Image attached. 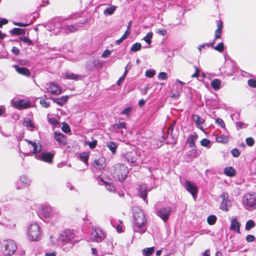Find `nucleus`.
<instances>
[{
  "instance_id": "63",
  "label": "nucleus",
  "mask_w": 256,
  "mask_h": 256,
  "mask_svg": "<svg viewBox=\"0 0 256 256\" xmlns=\"http://www.w3.org/2000/svg\"><path fill=\"white\" fill-rule=\"evenodd\" d=\"M156 33L160 35L164 36L166 34L167 31L166 30H158Z\"/></svg>"
},
{
  "instance_id": "55",
  "label": "nucleus",
  "mask_w": 256,
  "mask_h": 256,
  "mask_svg": "<svg viewBox=\"0 0 256 256\" xmlns=\"http://www.w3.org/2000/svg\"><path fill=\"white\" fill-rule=\"evenodd\" d=\"M210 144V140L206 138H203L200 141V144L204 146H208Z\"/></svg>"
},
{
  "instance_id": "47",
  "label": "nucleus",
  "mask_w": 256,
  "mask_h": 256,
  "mask_svg": "<svg viewBox=\"0 0 256 256\" xmlns=\"http://www.w3.org/2000/svg\"><path fill=\"white\" fill-rule=\"evenodd\" d=\"M40 104L44 108H48L50 106V102L45 98H42L40 100Z\"/></svg>"
},
{
  "instance_id": "2",
  "label": "nucleus",
  "mask_w": 256,
  "mask_h": 256,
  "mask_svg": "<svg viewBox=\"0 0 256 256\" xmlns=\"http://www.w3.org/2000/svg\"><path fill=\"white\" fill-rule=\"evenodd\" d=\"M134 226L136 227L139 230H138V232L143 234L146 231V228H143L146 224V218L144 214L142 212H136L134 214Z\"/></svg>"
},
{
  "instance_id": "60",
  "label": "nucleus",
  "mask_w": 256,
  "mask_h": 256,
  "mask_svg": "<svg viewBox=\"0 0 256 256\" xmlns=\"http://www.w3.org/2000/svg\"><path fill=\"white\" fill-rule=\"evenodd\" d=\"M11 52L16 56H18L20 54V50L16 46H13Z\"/></svg>"
},
{
  "instance_id": "22",
  "label": "nucleus",
  "mask_w": 256,
  "mask_h": 256,
  "mask_svg": "<svg viewBox=\"0 0 256 256\" xmlns=\"http://www.w3.org/2000/svg\"><path fill=\"white\" fill-rule=\"evenodd\" d=\"M64 78L74 80H81L84 77L83 76L76 74L73 72H66L64 74Z\"/></svg>"
},
{
  "instance_id": "25",
  "label": "nucleus",
  "mask_w": 256,
  "mask_h": 256,
  "mask_svg": "<svg viewBox=\"0 0 256 256\" xmlns=\"http://www.w3.org/2000/svg\"><path fill=\"white\" fill-rule=\"evenodd\" d=\"M224 173L228 176H234L236 174V171L233 167L228 166L224 168Z\"/></svg>"
},
{
  "instance_id": "1",
  "label": "nucleus",
  "mask_w": 256,
  "mask_h": 256,
  "mask_svg": "<svg viewBox=\"0 0 256 256\" xmlns=\"http://www.w3.org/2000/svg\"><path fill=\"white\" fill-rule=\"evenodd\" d=\"M111 173L114 178H117L120 180H124L126 178L128 170L125 164H116L112 166Z\"/></svg>"
},
{
  "instance_id": "51",
  "label": "nucleus",
  "mask_w": 256,
  "mask_h": 256,
  "mask_svg": "<svg viewBox=\"0 0 256 256\" xmlns=\"http://www.w3.org/2000/svg\"><path fill=\"white\" fill-rule=\"evenodd\" d=\"M246 142L247 145L250 146H252L254 144V140L251 137L246 138Z\"/></svg>"
},
{
  "instance_id": "38",
  "label": "nucleus",
  "mask_w": 256,
  "mask_h": 256,
  "mask_svg": "<svg viewBox=\"0 0 256 256\" xmlns=\"http://www.w3.org/2000/svg\"><path fill=\"white\" fill-rule=\"evenodd\" d=\"M153 33L152 32H148L146 35L144 37L143 40L148 44L152 43V38Z\"/></svg>"
},
{
  "instance_id": "40",
  "label": "nucleus",
  "mask_w": 256,
  "mask_h": 256,
  "mask_svg": "<svg viewBox=\"0 0 256 256\" xmlns=\"http://www.w3.org/2000/svg\"><path fill=\"white\" fill-rule=\"evenodd\" d=\"M116 10V6H112L109 8H107L104 10V14H108L109 15H110L112 14L114 10Z\"/></svg>"
},
{
  "instance_id": "44",
  "label": "nucleus",
  "mask_w": 256,
  "mask_h": 256,
  "mask_svg": "<svg viewBox=\"0 0 256 256\" xmlns=\"http://www.w3.org/2000/svg\"><path fill=\"white\" fill-rule=\"evenodd\" d=\"M20 40L22 41L24 43L26 44L28 46H30L32 44V42L26 36H22L20 38Z\"/></svg>"
},
{
  "instance_id": "21",
  "label": "nucleus",
  "mask_w": 256,
  "mask_h": 256,
  "mask_svg": "<svg viewBox=\"0 0 256 256\" xmlns=\"http://www.w3.org/2000/svg\"><path fill=\"white\" fill-rule=\"evenodd\" d=\"M124 156L128 162L134 163L136 162L137 160L138 154L136 152L130 151L127 152L124 154Z\"/></svg>"
},
{
  "instance_id": "3",
  "label": "nucleus",
  "mask_w": 256,
  "mask_h": 256,
  "mask_svg": "<svg viewBox=\"0 0 256 256\" xmlns=\"http://www.w3.org/2000/svg\"><path fill=\"white\" fill-rule=\"evenodd\" d=\"M40 226L36 222L32 224L28 230V238L31 241H37L40 238Z\"/></svg>"
},
{
  "instance_id": "28",
  "label": "nucleus",
  "mask_w": 256,
  "mask_h": 256,
  "mask_svg": "<svg viewBox=\"0 0 256 256\" xmlns=\"http://www.w3.org/2000/svg\"><path fill=\"white\" fill-rule=\"evenodd\" d=\"M122 119L119 120L118 122L113 124L112 127L115 130H120V129H126V123L124 122H120V120Z\"/></svg>"
},
{
  "instance_id": "13",
  "label": "nucleus",
  "mask_w": 256,
  "mask_h": 256,
  "mask_svg": "<svg viewBox=\"0 0 256 256\" xmlns=\"http://www.w3.org/2000/svg\"><path fill=\"white\" fill-rule=\"evenodd\" d=\"M172 212V208L170 207L162 208L158 212V215L164 221L166 222Z\"/></svg>"
},
{
  "instance_id": "26",
  "label": "nucleus",
  "mask_w": 256,
  "mask_h": 256,
  "mask_svg": "<svg viewBox=\"0 0 256 256\" xmlns=\"http://www.w3.org/2000/svg\"><path fill=\"white\" fill-rule=\"evenodd\" d=\"M68 100V96H62L59 98H54L52 100L54 102L56 103L58 105L62 106Z\"/></svg>"
},
{
  "instance_id": "61",
  "label": "nucleus",
  "mask_w": 256,
  "mask_h": 256,
  "mask_svg": "<svg viewBox=\"0 0 256 256\" xmlns=\"http://www.w3.org/2000/svg\"><path fill=\"white\" fill-rule=\"evenodd\" d=\"M110 50H105L102 54V56L103 58L108 57L110 54Z\"/></svg>"
},
{
  "instance_id": "16",
  "label": "nucleus",
  "mask_w": 256,
  "mask_h": 256,
  "mask_svg": "<svg viewBox=\"0 0 256 256\" xmlns=\"http://www.w3.org/2000/svg\"><path fill=\"white\" fill-rule=\"evenodd\" d=\"M184 186L186 190L190 192L193 197H195L198 192V187L188 180L185 182Z\"/></svg>"
},
{
  "instance_id": "5",
  "label": "nucleus",
  "mask_w": 256,
  "mask_h": 256,
  "mask_svg": "<svg viewBox=\"0 0 256 256\" xmlns=\"http://www.w3.org/2000/svg\"><path fill=\"white\" fill-rule=\"evenodd\" d=\"M91 236L92 240L97 242H102L106 236L104 231L96 226L92 228Z\"/></svg>"
},
{
  "instance_id": "4",
  "label": "nucleus",
  "mask_w": 256,
  "mask_h": 256,
  "mask_svg": "<svg viewBox=\"0 0 256 256\" xmlns=\"http://www.w3.org/2000/svg\"><path fill=\"white\" fill-rule=\"evenodd\" d=\"M243 205L246 210L256 208V194L247 193L243 198Z\"/></svg>"
},
{
  "instance_id": "48",
  "label": "nucleus",
  "mask_w": 256,
  "mask_h": 256,
  "mask_svg": "<svg viewBox=\"0 0 256 256\" xmlns=\"http://www.w3.org/2000/svg\"><path fill=\"white\" fill-rule=\"evenodd\" d=\"M248 85L252 88H256V80L250 78L248 80Z\"/></svg>"
},
{
  "instance_id": "11",
  "label": "nucleus",
  "mask_w": 256,
  "mask_h": 256,
  "mask_svg": "<svg viewBox=\"0 0 256 256\" xmlns=\"http://www.w3.org/2000/svg\"><path fill=\"white\" fill-rule=\"evenodd\" d=\"M74 238L73 231L70 229L64 230L60 234V240L64 242H68Z\"/></svg>"
},
{
  "instance_id": "41",
  "label": "nucleus",
  "mask_w": 256,
  "mask_h": 256,
  "mask_svg": "<svg viewBox=\"0 0 256 256\" xmlns=\"http://www.w3.org/2000/svg\"><path fill=\"white\" fill-rule=\"evenodd\" d=\"M214 48L216 50H217L220 52H222L224 50V44L223 42H221L218 44L216 46H214Z\"/></svg>"
},
{
  "instance_id": "32",
  "label": "nucleus",
  "mask_w": 256,
  "mask_h": 256,
  "mask_svg": "<svg viewBox=\"0 0 256 256\" xmlns=\"http://www.w3.org/2000/svg\"><path fill=\"white\" fill-rule=\"evenodd\" d=\"M11 33L14 35L24 34L26 31L24 29L21 28H14L11 31Z\"/></svg>"
},
{
  "instance_id": "33",
  "label": "nucleus",
  "mask_w": 256,
  "mask_h": 256,
  "mask_svg": "<svg viewBox=\"0 0 256 256\" xmlns=\"http://www.w3.org/2000/svg\"><path fill=\"white\" fill-rule=\"evenodd\" d=\"M228 136L225 135H221L216 138L217 142L224 144L228 143Z\"/></svg>"
},
{
  "instance_id": "12",
  "label": "nucleus",
  "mask_w": 256,
  "mask_h": 256,
  "mask_svg": "<svg viewBox=\"0 0 256 256\" xmlns=\"http://www.w3.org/2000/svg\"><path fill=\"white\" fill-rule=\"evenodd\" d=\"M92 166L98 170H104L106 166V158L104 157H100L92 162Z\"/></svg>"
},
{
  "instance_id": "24",
  "label": "nucleus",
  "mask_w": 256,
  "mask_h": 256,
  "mask_svg": "<svg viewBox=\"0 0 256 256\" xmlns=\"http://www.w3.org/2000/svg\"><path fill=\"white\" fill-rule=\"evenodd\" d=\"M198 136L196 132H194V134L190 135L187 138V142L188 144V146L190 148H192L195 146V141L198 138Z\"/></svg>"
},
{
  "instance_id": "35",
  "label": "nucleus",
  "mask_w": 256,
  "mask_h": 256,
  "mask_svg": "<svg viewBox=\"0 0 256 256\" xmlns=\"http://www.w3.org/2000/svg\"><path fill=\"white\" fill-rule=\"evenodd\" d=\"M142 48V45L140 43V42H136L134 44L132 47L130 48V51L132 52H136L140 50Z\"/></svg>"
},
{
  "instance_id": "37",
  "label": "nucleus",
  "mask_w": 256,
  "mask_h": 256,
  "mask_svg": "<svg viewBox=\"0 0 256 256\" xmlns=\"http://www.w3.org/2000/svg\"><path fill=\"white\" fill-rule=\"evenodd\" d=\"M154 252V247L146 248L144 250L143 254L144 256H150Z\"/></svg>"
},
{
  "instance_id": "57",
  "label": "nucleus",
  "mask_w": 256,
  "mask_h": 256,
  "mask_svg": "<svg viewBox=\"0 0 256 256\" xmlns=\"http://www.w3.org/2000/svg\"><path fill=\"white\" fill-rule=\"evenodd\" d=\"M131 111L132 108L130 107H128L121 112V114H126L128 116Z\"/></svg>"
},
{
  "instance_id": "62",
  "label": "nucleus",
  "mask_w": 256,
  "mask_h": 256,
  "mask_svg": "<svg viewBox=\"0 0 256 256\" xmlns=\"http://www.w3.org/2000/svg\"><path fill=\"white\" fill-rule=\"evenodd\" d=\"M8 23V20L5 18H0V28H2L4 24H6Z\"/></svg>"
},
{
  "instance_id": "53",
  "label": "nucleus",
  "mask_w": 256,
  "mask_h": 256,
  "mask_svg": "<svg viewBox=\"0 0 256 256\" xmlns=\"http://www.w3.org/2000/svg\"><path fill=\"white\" fill-rule=\"evenodd\" d=\"M194 68L195 69V72H194V73L193 74H192L191 76V78H198L200 76V70L198 68V67L196 66H194Z\"/></svg>"
},
{
  "instance_id": "14",
  "label": "nucleus",
  "mask_w": 256,
  "mask_h": 256,
  "mask_svg": "<svg viewBox=\"0 0 256 256\" xmlns=\"http://www.w3.org/2000/svg\"><path fill=\"white\" fill-rule=\"evenodd\" d=\"M220 198H222V200L220 204V208L222 210L228 211V206H230V201L228 200V194L227 192H222V194L220 195Z\"/></svg>"
},
{
  "instance_id": "46",
  "label": "nucleus",
  "mask_w": 256,
  "mask_h": 256,
  "mask_svg": "<svg viewBox=\"0 0 256 256\" xmlns=\"http://www.w3.org/2000/svg\"><path fill=\"white\" fill-rule=\"evenodd\" d=\"M231 154L232 156L234 158L238 157L240 154V150L236 148H233L231 150Z\"/></svg>"
},
{
  "instance_id": "23",
  "label": "nucleus",
  "mask_w": 256,
  "mask_h": 256,
  "mask_svg": "<svg viewBox=\"0 0 256 256\" xmlns=\"http://www.w3.org/2000/svg\"><path fill=\"white\" fill-rule=\"evenodd\" d=\"M192 118L195 122L198 128L202 129V124H204V120L200 116L197 114H192Z\"/></svg>"
},
{
  "instance_id": "59",
  "label": "nucleus",
  "mask_w": 256,
  "mask_h": 256,
  "mask_svg": "<svg viewBox=\"0 0 256 256\" xmlns=\"http://www.w3.org/2000/svg\"><path fill=\"white\" fill-rule=\"evenodd\" d=\"M255 239H256L255 236L252 234H248L246 236V240L249 242H254Z\"/></svg>"
},
{
  "instance_id": "39",
  "label": "nucleus",
  "mask_w": 256,
  "mask_h": 256,
  "mask_svg": "<svg viewBox=\"0 0 256 256\" xmlns=\"http://www.w3.org/2000/svg\"><path fill=\"white\" fill-rule=\"evenodd\" d=\"M255 225V223L253 220H248L246 223L245 228L247 230H250L253 228Z\"/></svg>"
},
{
  "instance_id": "17",
  "label": "nucleus",
  "mask_w": 256,
  "mask_h": 256,
  "mask_svg": "<svg viewBox=\"0 0 256 256\" xmlns=\"http://www.w3.org/2000/svg\"><path fill=\"white\" fill-rule=\"evenodd\" d=\"M54 138L60 144L65 146L67 144L66 136L60 132H54Z\"/></svg>"
},
{
  "instance_id": "42",
  "label": "nucleus",
  "mask_w": 256,
  "mask_h": 256,
  "mask_svg": "<svg viewBox=\"0 0 256 256\" xmlns=\"http://www.w3.org/2000/svg\"><path fill=\"white\" fill-rule=\"evenodd\" d=\"M24 125L27 128H34V124L30 118H26L24 120Z\"/></svg>"
},
{
  "instance_id": "10",
  "label": "nucleus",
  "mask_w": 256,
  "mask_h": 256,
  "mask_svg": "<svg viewBox=\"0 0 256 256\" xmlns=\"http://www.w3.org/2000/svg\"><path fill=\"white\" fill-rule=\"evenodd\" d=\"M54 156V152L44 151L40 156L38 159L48 164H52Z\"/></svg>"
},
{
  "instance_id": "7",
  "label": "nucleus",
  "mask_w": 256,
  "mask_h": 256,
  "mask_svg": "<svg viewBox=\"0 0 256 256\" xmlns=\"http://www.w3.org/2000/svg\"><path fill=\"white\" fill-rule=\"evenodd\" d=\"M14 106L18 110H24L31 107V102L28 100L19 99L13 102Z\"/></svg>"
},
{
  "instance_id": "27",
  "label": "nucleus",
  "mask_w": 256,
  "mask_h": 256,
  "mask_svg": "<svg viewBox=\"0 0 256 256\" xmlns=\"http://www.w3.org/2000/svg\"><path fill=\"white\" fill-rule=\"evenodd\" d=\"M140 196L144 200H146L147 197L146 188L145 186H140L139 189Z\"/></svg>"
},
{
  "instance_id": "9",
  "label": "nucleus",
  "mask_w": 256,
  "mask_h": 256,
  "mask_svg": "<svg viewBox=\"0 0 256 256\" xmlns=\"http://www.w3.org/2000/svg\"><path fill=\"white\" fill-rule=\"evenodd\" d=\"M175 124V122H173L168 129L166 137L168 141L166 143L168 144H175L176 142L177 138L172 134Z\"/></svg>"
},
{
  "instance_id": "43",
  "label": "nucleus",
  "mask_w": 256,
  "mask_h": 256,
  "mask_svg": "<svg viewBox=\"0 0 256 256\" xmlns=\"http://www.w3.org/2000/svg\"><path fill=\"white\" fill-rule=\"evenodd\" d=\"M97 143L98 142L97 140H94L91 142L88 141L86 142V144H88L90 148L91 149H93L94 148H96V146L97 145Z\"/></svg>"
},
{
  "instance_id": "50",
  "label": "nucleus",
  "mask_w": 256,
  "mask_h": 256,
  "mask_svg": "<svg viewBox=\"0 0 256 256\" xmlns=\"http://www.w3.org/2000/svg\"><path fill=\"white\" fill-rule=\"evenodd\" d=\"M128 72V70H124V74H123V75H122L119 78V79L117 81V82H116V84L118 86L120 85V84L124 80L125 78V77H126Z\"/></svg>"
},
{
  "instance_id": "30",
  "label": "nucleus",
  "mask_w": 256,
  "mask_h": 256,
  "mask_svg": "<svg viewBox=\"0 0 256 256\" xmlns=\"http://www.w3.org/2000/svg\"><path fill=\"white\" fill-rule=\"evenodd\" d=\"M42 213L46 218H50L52 215V210L49 207L44 206L42 209Z\"/></svg>"
},
{
  "instance_id": "36",
  "label": "nucleus",
  "mask_w": 256,
  "mask_h": 256,
  "mask_svg": "<svg viewBox=\"0 0 256 256\" xmlns=\"http://www.w3.org/2000/svg\"><path fill=\"white\" fill-rule=\"evenodd\" d=\"M216 220L215 215H210L207 218V222L210 225H213L216 222Z\"/></svg>"
},
{
  "instance_id": "31",
  "label": "nucleus",
  "mask_w": 256,
  "mask_h": 256,
  "mask_svg": "<svg viewBox=\"0 0 256 256\" xmlns=\"http://www.w3.org/2000/svg\"><path fill=\"white\" fill-rule=\"evenodd\" d=\"M80 160L86 164H88V160L89 158V153L88 152H82L80 154Z\"/></svg>"
},
{
  "instance_id": "15",
  "label": "nucleus",
  "mask_w": 256,
  "mask_h": 256,
  "mask_svg": "<svg viewBox=\"0 0 256 256\" xmlns=\"http://www.w3.org/2000/svg\"><path fill=\"white\" fill-rule=\"evenodd\" d=\"M48 90L52 94L58 95L62 92V89L60 86L54 82H52L50 84Z\"/></svg>"
},
{
  "instance_id": "34",
  "label": "nucleus",
  "mask_w": 256,
  "mask_h": 256,
  "mask_svg": "<svg viewBox=\"0 0 256 256\" xmlns=\"http://www.w3.org/2000/svg\"><path fill=\"white\" fill-rule=\"evenodd\" d=\"M107 146L113 154H114L116 150V146L114 142H110L107 144Z\"/></svg>"
},
{
  "instance_id": "58",
  "label": "nucleus",
  "mask_w": 256,
  "mask_h": 256,
  "mask_svg": "<svg viewBox=\"0 0 256 256\" xmlns=\"http://www.w3.org/2000/svg\"><path fill=\"white\" fill-rule=\"evenodd\" d=\"M48 122L53 126H56L58 124V122L54 118H49L48 119Z\"/></svg>"
},
{
  "instance_id": "64",
  "label": "nucleus",
  "mask_w": 256,
  "mask_h": 256,
  "mask_svg": "<svg viewBox=\"0 0 256 256\" xmlns=\"http://www.w3.org/2000/svg\"><path fill=\"white\" fill-rule=\"evenodd\" d=\"M45 256H56V252L55 251L46 252L45 254Z\"/></svg>"
},
{
  "instance_id": "19",
  "label": "nucleus",
  "mask_w": 256,
  "mask_h": 256,
  "mask_svg": "<svg viewBox=\"0 0 256 256\" xmlns=\"http://www.w3.org/2000/svg\"><path fill=\"white\" fill-rule=\"evenodd\" d=\"M14 68L16 72L21 75L28 77L31 75V72L26 68L20 67L17 65L14 66Z\"/></svg>"
},
{
  "instance_id": "49",
  "label": "nucleus",
  "mask_w": 256,
  "mask_h": 256,
  "mask_svg": "<svg viewBox=\"0 0 256 256\" xmlns=\"http://www.w3.org/2000/svg\"><path fill=\"white\" fill-rule=\"evenodd\" d=\"M62 128V131L65 133H68L70 132V128L69 126L65 122L63 124Z\"/></svg>"
},
{
  "instance_id": "8",
  "label": "nucleus",
  "mask_w": 256,
  "mask_h": 256,
  "mask_svg": "<svg viewBox=\"0 0 256 256\" xmlns=\"http://www.w3.org/2000/svg\"><path fill=\"white\" fill-rule=\"evenodd\" d=\"M222 28L223 22L222 20H219L218 22V28L214 32V38L213 42L210 44L207 43L206 44H205L206 46L214 47V44L215 43L216 40L218 38H221Z\"/></svg>"
},
{
  "instance_id": "45",
  "label": "nucleus",
  "mask_w": 256,
  "mask_h": 256,
  "mask_svg": "<svg viewBox=\"0 0 256 256\" xmlns=\"http://www.w3.org/2000/svg\"><path fill=\"white\" fill-rule=\"evenodd\" d=\"M66 29L70 32H74L78 30V28L76 25L68 26Z\"/></svg>"
},
{
  "instance_id": "29",
  "label": "nucleus",
  "mask_w": 256,
  "mask_h": 256,
  "mask_svg": "<svg viewBox=\"0 0 256 256\" xmlns=\"http://www.w3.org/2000/svg\"><path fill=\"white\" fill-rule=\"evenodd\" d=\"M221 84V80L220 79H214L210 83L211 86L214 90H218L220 89Z\"/></svg>"
},
{
  "instance_id": "54",
  "label": "nucleus",
  "mask_w": 256,
  "mask_h": 256,
  "mask_svg": "<svg viewBox=\"0 0 256 256\" xmlns=\"http://www.w3.org/2000/svg\"><path fill=\"white\" fill-rule=\"evenodd\" d=\"M158 78L160 80H166L168 78V76L166 72H160L158 74Z\"/></svg>"
},
{
  "instance_id": "6",
  "label": "nucleus",
  "mask_w": 256,
  "mask_h": 256,
  "mask_svg": "<svg viewBox=\"0 0 256 256\" xmlns=\"http://www.w3.org/2000/svg\"><path fill=\"white\" fill-rule=\"evenodd\" d=\"M16 250V246L13 240H7L3 245V252L6 255L11 256Z\"/></svg>"
},
{
  "instance_id": "52",
  "label": "nucleus",
  "mask_w": 256,
  "mask_h": 256,
  "mask_svg": "<svg viewBox=\"0 0 256 256\" xmlns=\"http://www.w3.org/2000/svg\"><path fill=\"white\" fill-rule=\"evenodd\" d=\"M216 122L218 124H219L221 128H225L226 125H225L224 122V120L222 119H221L219 118H216Z\"/></svg>"
},
{
  "instance_id": "56",
  "label": "nucleus",
  "mask_w": 256,
  "mask_h": 256,
  "mask_svg": "<svg viewBox=\"0 0 256 256\" xmlns=\"http://www.w3.org/2000/svg\"><path fill=\"white\" fill-rule=\"evenodd\" d=\"M155 74V72L152 70H148L146 72V76L148 77L152 78L154 77Z\"/></svg>"
},
{
  "instance_id": "18",
  "label": "nucleus",
  "mask_w": 256,
  "mask_h": 256,
  "mask_svg": "<svg viewBox=\"0 0 256 256\" xmlns=\"http://www.w3.org/2000/svg\"><path fill=\"white\" fill-rule=\"evenodd\" d=\"M25 141L32 147V154H36L42 151V146L40 142H36L29 140H25Z\"/></svg>"
},
{
  "instance_id": "20",
  "label": "nucleus",
  "mask_w": 256,
  "mask_h": 256,
  "mask_svg": "<svg viewBox=\"0 0 256 256\" xmlns=\"http://www.w3.org/2000/svg\"><path fill=\"white\" fill-rule=\"evenodd\" d=\"M240 222H238L236 218H233L232 219L230 227V230L236 231L237 233L240 234Z\"/></svg>"
}]
</instances>
